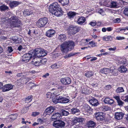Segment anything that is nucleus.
Listing matches in <instances>:
<instances>
[{
    "label": "nucleus",
    "instance_id": "16",
    "mask_svg": "<svg viewBox=\"0 0 128 128\" xmlns=\"http://www.w3.org/2000/svg\"><path fill=\"white\" fill-rule=\"evenodd\" d=\"M89 102L91 104L94 106H97L98 104V100L94 98L90 99Z\"/></svg>",
    "mask_w": 128,
    "mask_h": 128
},
{
    "label": "nucleus",
    "instance_id": "63",
    "mask_svg": "<svg viewBox=\"0 0 128 128\" xmlns=\"http://www.w3.org/2000/svg\"><path fill=\"white\" fill-rule=\"evenodd\" d=\"M116 49V48L115 47H114L113 48H108V50L110 51H114Z\"/></svg>",
    "mask_w": 128,
    "mask_h": 128
},
{
    "label": "nucleus",
    "instance_id": "41",
    "mask_svg": "<svg viewBox=\"0 0 128 128\" xmlns=\"http://www.w3.org/2000/svg\"><path fill=\"white\" fill-rule=\"evenodd\" d=\"M121 98L125 102H128V96H121Z\"/></svg>",
    "mask_w": 128,
    "mask_h": 128
},
{
    "label": "nucleus",
    "instance_id": "50",
    "mask_svg": "<svg viewBox=\"0 0 128 128\" xmlns=\"http://www.w3.org/2000/svg\"><path fill=\"white\" fill-rule=\"evenodd\" d=\"M40 113L39 112H32V116H36L38 115Z\"/></svg>",
    "mask_w": 128,
    "mask_h": 128
},
{
    "label": "nucleus",
    "instance_id": "64",
    "mask_svg": "<svg viewBox=\"0 0 128 128\" xmlns=\"http://www.w3.org/2000/svg\"><path fill=\"white\" fill-rule=\"evenodd\" d=\"M113 29V28H112L111 27H108L106 28V30L109 32L111 31Z\"/></svg>",
    "mask_w": 128,
    "mask_h": 128
},
{
    "label": "nucleus",
    "instance_id": "53",
    "mask_svg": "<svg viewBox=\"0 0 128 128\" xmlns=\"http://www.w3.org/2000/svg\"><path fill=\"white\" fill-rule=\"evenodd\" d=\"M22 42L21 39L20 38H18L16 40V43H20L21 42Z\"/></svg>",
    "mask_w": 128,
    "mask_h": 128
},
{
    "label": "nucleus",
    "instance_id": "29",
    "mask_svg": "<svg viewBox=\"0 0 128 128\" xmlns=\"http://www.w3.org/2000/svg\"><path fill=\"white\" fill-rule=\"evenodd\" d=\"M67 14L68 17L70 18H73L76 15V13L75 12H70Z\"/></svg>",
    "mask_w": 128,
    "mask_h": 128
},
{
    "label": "nucleus",
    "instance_id": "6",
    "mask_svg": "<svg viewBox=\"0 0 128 128\" xmlns=\"http://www.w3.org/2000/svg\"><path fill=\"white\" fill-rule=\"evenodd\" d=\"M47 19L46 18H40L36 22V24L38 27H44L47 22Z\"/></svg>",
    "mask_w": 128,
    "mask_h": 128
},
{
    "label": "nucleus",
    "instance_id": "52",
    "mask_svg": "<svg viewBox=\"0 0 128 128\" xmlns=\"http://www.w3.org/2000/svg\"><path fill=\"white\" fill-rule=\"evenodd\" d=\"M52 96V93L50 92H48L46 94V97L48 98H50Z\"/></svg>",
    "mask_w": 128,
    "mask_h": 128
},
{
    "label": "nucleus",
    "instance_id": "24",
    "mask_svg": "<svg viewBox=\"0 0 128 128\" xmlns=\"http://www.w3.org/2000/svg\"><path fill=\"white\" fill-rule=\"evenodd\" d=\"M58 38L61 41L63 42L66 40V37L65 34H60L58 36Z\"/></svg>",
    "mask_w": 128,
    "mask_h": 128
},
{
    "label": "nucleus",
    "instance_id": "40",
    "mask_svg": "<svg viewBox=\"0 0 128 128\" xmlns=\"http://www.w3.org/2000/svg\"><path fill=\"white\" fill-rule=\"evenodd\" d=\"M88 44L89 47H93L95 46V43L93 41H91L90 42H89Z\"/></svg>",
    "mask_w": 128,
    "mask_h": 128
},
{
    "label": "nucleus",
    "instance_id": "35",
    "mask_svg": "<svg viewBox=\"0 0 128 128\" xmlns=\"http://www.w3.org/2000/svg\"><path fill=\"white\" fill-rule=\"evenodd\" d=\"M44 62H45V61H44V60H40V62L38 61L35 62H34V64L35 66H39L40 65V62L43 63Z\"/></svg>",
    "mask_w": 128,
    "mask_h": 128
},
{
    "label": "nucleus",
    "instance_id": "3",
    "mask_svg": "<svg viewBox=\"0 0 128 128\" xmlns=\"http://www.w3.org/2000/svg\"><path fill=\"white\" fill-rule=\"evenodd\" d=\"M74 46V42L72 41H66L60 46L61 50L62 52H68L73 49Z\"/></svg>",
    "mask_w": 128,
    "mask_h": 128
},
{
    "label": "nucleus",
    "instance_id": "2",
    "mask_svg": "<svg viewBox=\"0 0 128 128\" xmlns=\"http://www.w3.org/2000/svg\"><path fill=\"white\" fill-rule=\"evenodd\" d=\"M49 10L50 12L57 16H59L61 14V8L57 2L50 4L49 6Z\"/></svg>",
    "mask_w": 128,
    "mask_h": 128
},
{
    "label": "nucleus",
    "instance_id": "5",
    "mask_svg": "<svg viewBox=\"0 0 128 128\" xmlns=\"http://www.w3.org/2000/svg\"><path fill=\"white\" fill-rule=\"evenodd\" d=\"M53 102L56 104L58 103H66L69 102V99L66 98H63L62 96H60L56 97L52 100Z\"/></svg>",
    "mask_w": 128,
    "mask_h": 128
},
{
    "label": "nucleus",
    "instance_id": "19",
    "mask_svg": "<svg viewBox=\"0 0 128 128\" xmlns=\"http://www.w3.org/2000/svg\"><path fill=\"white\" fill-rule=\"evenodd\" d=\"M19 4L20 2H18L13 1L10 2L9 5L10 7L13 8L17 6Z\"/></svg>",
    "mask_w": 128,
    "mask_h": 128
},
{
    "label": "nucleus",
    "instance_id": "12",
    "mask_svg": "<svg viewBox=\"0 0 128 128\" xmlns=\"http://www.w3.org/2000/svg\"><path fill=\"white\" fill-rule=\"evenodd\" d=\"M13 87V86L11 84H6L2 87V91L4 92L8 91L12 89Z\"/></svg>",
    "mask_w": 128,
    "mask_h": 128
},
{
    "label": "nucleus",
    "instance_id": "10",
    "mask_svg": "<svg viewBox=\"0 0 128 128\" xmlns=\"http://www.w3.org/2000/svg\"><path fill=\"white\" fill-rule=\"evenodd\" d=\"M56 109L54 106H50L47 108L45 110V113L46 114L50 115Z\"/></svg>",
    "mask_w": 128,
    "mask_h": 128
},
{
    "label": "nucleus",
    "instance_id": "46",
    "mask_svg": "<svg viewBox=\"0 0 128 128\" xmlns=\"http://www.w3.org/2000/svg\"><path fill=\"white\" fill-rule=\"evenodd\" d=\"M24 75L22 73H18L16 75V76L18 77H22V79H23V78L24 77Z\"/></svg>",
    "mask_w": 128,
    "mask_h": 128
},
{
    "label": "nucleus",
    "instance_id": "42",
    "mask_svg": "<svg viewBox=\"0 0 128 128\" xmlns=\"http://www.w3.org/2000/svg\"><path fill=\"white\" fill-rule=\"evenodd\" d=\"M28 109V107L24 108L22 110L21 112L22 113H25L27 112Z\"/></svg>",
    "mask_w": 128,
    "mask_h": 128
},
{
    "label": "nucleus",
    "instance_id": "44",
    "mask_svg": "<svg viewBox=\"0 0 128 128\" xmlns=\"http://www.w3.org/2000/svg\"><path fill=\"white\" fill-rule=\"evenodd\" d=\"M102 109L103 111H105L109 110L110 108L107 106H103L102 107Z\"/></svg>",
    "mask_w": 128,
    "mask_h": 128
},
{
    "label": "nucleus",
    "instance_id": "51",
    "mask_svg": "<svg viewBox=\"0 0 128 128\" xmlns=\"http://www.w3.org/2000/svg\"><path fill=\"white\" fill-rule=\"evenodd\" d=\"M23 79H26V83L29 81L31 80L30 78L29 77H26V76H24V77L23 78Z\"/></svg>",
    "mask_w": 128,
    "mask_h": 128
},
{
    "label": "nucleus",
    "instance_id": "62",
    "mask_svg": "<svg viewBox=\"0 0 128 128\" xmlns=\"http://www.w3.org/2000/svg\"><path fill=\"white\" fill-rule=\"evenodd\" d=\"M114 98L116 100L117 102L120 100L119 97L118 96H116L114 97Z\"/></svg>",
    "mask_w": 128,
    "mask_h": 128
},
{
    "label": "nucleus",
    "instance_id": "61",
    "mask_svg": "<svg viewBox=\"0 0 128 128\" xmlns=\"http://www.w3.org/2000/svg\"><path fill=\"white\" fill-rule=\"evenodd\" d=\"M90 24L92 26H94L96 25V22H92L90 23Z\"/></svg>",
    "mask_w": 128,
    "mask_h": 128
},
{
    "label": "nucleus",
    "instance_id": "48",
    "mask_svg": "<svg viewBox=\"0 0 128 128\" xmlns=\"http://www.w3.org/2000/svg\"><path fill=\"white\" fill-rule=\"evenodd\" d=\"M117 70L116 69L114 68L113 69L110 70V73H113V74H115L116 72H117Z\"/></svg>",
    "mask_w": 128,
    "mask_h": 128
},
{
    "label": "nucleus",
    "instance_id": "31",
    "mask_svg": "<svg viewBox=\"0 0 128 128\" xmlns=\"http://www.w3.org/2000/svg\"><path fill=\"white\" fill-rule=\"evenodd\" d=\"M118 3L117 2H112L111 3V6L112 8H117L118 6Z\"/></svg>",
    "mask_w": 128,
    "mask_h": 128
},
{
    "label": "nucleus",
    "instance_id": "57",
    "mask_svg": "<svg viewBox=\"0 0 128 128\" xmlns=\"http://www.w3.org/2000/svg\"><path fill=\"white\" fill-rule=\"evenodd\" d=\"M24 13L27 15H30L32 14V12L27 11H26L24 12Z\"/></svg>",
    "mask_w": 128,
    "mask_h": 128
},
{
    "label": "nucleus",
    "instance_id": "33",
    "mask_svg": "<svg viewBox=\"0 0 128 128\" xmlns=\"http://www.w3.org/2000/svg\"><path fill=\"white\" fill-rule=\"evenodd\" d=\"M81 93L87 94L89 93V90L88 88H85L82 89Z\"/></svg>",
    "mask_w": 128,
    "mask_h": 128
},
{
    "label": "nucleus",
    "instance_id": "11",
    "mask_svg": "<svg viewBox=\"0 0 128 128\" xmlns=\"http://www.w3.org/2000/svg\"><path fill=\"white\" fill-rule=\"evenodd\" d=\"M62 83L65 85L68 84L71 82V80L69 77H66L62 78L61 80Z\"/></svg>",
    "mask_w": 128,
    "mask_h": 128
},
{
    "label": "nucleus",
    "instance_id": "59",
    "mask_svg": "<svg viewBox=\"0 0 128 128\" xmlns=\"http://www.w3.org/2000/svg\"><path fill=\"white\" fill-rule=\"evenodd\" d=\"M112 86L110 85H108L106 86L105 87V88L106 90H109L111 89Z\"/></svg>",
    "mask_w": 128,
    "mask_h": 128
},
{
    "label": "nucleus",
    "instance_id": "43",
    "mask_svg": "<svg viewBox=\"0 0 128 128\" xmlns=\"http://www.w3.org/2000/svg\"><path fill=\"white\" fill-rule=\"evenodd\" d=\"M17 117V115L16 114L12 115L10 116V118L12 120L16 119Z\"/></svg>",
    "mask_w": 128,
    "mask_h": 128
},
{
    "label": "nucleus",
    "instance_id": "56",
    "mask_svg": "<svg viewBox=\"0 0 128 128\" xmlns=\"http://www.w3.org/2000/svg\"><path fill=\"white\" fill-rule=\"evenodd\" d=\"M124 38L123 37H121L119 36L116 37V39L118 40H122L124 39Z\"/></svg>",
    "mask_w": 128,
    "mask_h": 128
},
{
    "label": "nucleus",
    "instance_id": "28",
    "mask_svg": "<svg viewBox=\"0 0 128 128\" xmlns=\"http://www.w3.org/2000/svg\"><path fill=\"white\" fill-rule=\"evenodd\" d=\"M9 8L6 6L3 5L0 6V10L2 11H5L8 9Z\"/></svg>",
    "mask_w": 128,
    "mask_h": 128
},
{
    "label": "nucleus",
    "instance_id": "22",
    "mask_svg": "<svg viewBox=\"0 0 128 128\" xmlns=\"http://www.w3.org/2000/svg\"><path fill=\"white\" fill-rule=\"evenodd\" d=\"M88 44V41L87 39L82 40L80 42V44L84 46Z\"/></svg>",
    "mask_w": 128,
    "mask_h": 128
},
{
    "label": "nucleus",
    "instance_id": "13",
    "mask_svg": "<svg viewBox=\"0 0 128 128\" xmlns=\"http://www.w3.org/2000/svg\"><path fill=\"white\" fill-rule=\"evenodd\" d=\"M55 31L52 29H50L48 30L46 33V36L48 37H51L54 35L55 34Z\"/></svg>",
    "mask_w": 128,
    "mask_h": 128
},
{
    "label": "nucleus",
    "instance_id": "34",
    "mask_svg": "<svg viewBox=\"0 0 128 128\" xmlns=\"http://www.w3.org/2000/svg\"><path fill=\"white\" fill-rule=\"evenodd\" d=\"M124 91V90L122 87H118L116 90V92L117 93H120Z\"/></svg>",
    "mask_w": 128,
    "mask_h": 128
},
{
    "label": "nucleus",
    "instance_id": "30",
    "mask_svg": "<svg viewBox=\"0 0 128 128\" xmlns=\"http://www.w3.org/2000/svg\"><path fill=\"white\" fill-rule=\"evenodd\" d=\"M95 125V123L93 121H90L88 122V127H93Z\"/></svg>",
    "mask_w": 128,
    "mask_h": 128
},
{
    "label": "nucleus",
    "instance_id": "32",
    "mask_svg": "<svg viewBox=\"0 0 128 128\" xmlns=\"http://www.w3.org/2000/svg\"><path fill=\"white\" fill-rule=\"evenodd\" d=\"M94 73L91 71H90L86 72L85 74V76L89 78L92 76Z\"/></svg>",
    "mask_w": 128,
    "mask_h": 128
},
{
    "label": "nucleus",
    "instance_id": "38",
    "mask_svg": "<svg viewBox=\"0 0 128 128\" xmlns=\"http://www.w3.org/2000/svg\"><path fill=\"white\" fill-rule=\"evenodd\" d=\"M61 113L64 116H67L69 114L68 112L64 110H62Z\"/></svg>",
    "mask_w": 128,
    "mask_h": 128
},
{
    "label": "nucleus",
    "instance_id": "25",
    "mask_svg": "<svg viewBox=\"0 0 128 128\" xmlns=\"http://www.w3.org/2000/svg\"><path fill=\"white\" fill-rule=\"evenodd\" d=\"M118 71L120 72H124L127 70V69L124 66H121L118 69Z\"/></svg>",
    "mask_w": 128,
    "mask_h": 128
},
{
    "label": "nucleus",
    "instance_id": "14",
    "mask_svg": "<svg viewBox=\"0 0 128 128\" xmlns=\"http://www.w3.org/2000/svg\"><path fill=\"white\" fill-rule=\"evenodd\" d=\"M61 117L60 113L59 112L56 113L54 114L52 116L51 120L52 121L57 120L59 119Z\"/></svg>",
    "mask_w": 128,
    "mask_h": 128
},
{
    "label": "nucleus",
    "instance_id": "7",
    "mask_svg": "<svg viewBox=\"0 0 128 128\" xmlns=\"http://www.w3.org/2000/svg\"><path fill=\"white\" fill-rule=\"evenodd\" d=\"M65 124L64 122L61 120L54 121L52 124L53 126L57 128L64 127Z\"/></svg>",
    "mask_w": 128,
    "mask_h": 128
},
{
    "label": "nucleus",
    "instance_id": "15",
    "mask_svg": "<svg viewBox=\"0 0 128 128\" xmlns=\"http://www.w3.org/2000/svg\"><path fill=\"white\" fill-rule=\"evenodd\" d=\"M124 115V114L122 112H116L115 113V118L118 120L121 119Z\"/></svg>",
    "mask_w": 128,
    "mask_h": 128
},
{
    "label": "nucleus",
    "instance_id": "26",
    "mask_svg": "<svg viewBox=\"0 0 128 128\" xmlns=\"http://www.w3.org/2000/svg\"><path fill=\"white\" fill-rule=\"evenodd\" d=\"M63 6L69 3V0H58Z\"/></svg>",
    "mask_w": 128,
    "mask_h": 128
},
{
    "label": "nucleus",
    "instance_id": "49",
    "mask_svg": "<svg viewBox=\"0 0 128 128\" xmlns=\"http://www.w3.org/2000/svg\"><path fill=\"white\" fill-rule=\"evenodd\" d=\"M7 50L8 53H10L12 52L13 51V50L11 46H8V49Z\"/></svg>",
    "mask_w": 128,
    "mask_h": 128
},
{
    "label": "nucleus",
    "instance_id": "8",
    "mask_svg": "<svg viewBox=\"0 0 128 128\" xmlns=\"http://www.w3.org/2000/svg\"><path fill=\"white\" fill-rule=\"evenodd\" d=\"M80 29L79 27L75 26L74 27L72 26L70 27L69 32L70 34L72 35L76 34L78 32Z\"/></svg>",
    "mask_w": 128,
    "mask_h": 128
},
{
    "label": "nucleus",
    "instance_id": "39",
    "mask_svg": "<svg viewBox=\"0 0 128 128\" xmlns=\"http://www.w3.org/2000/svg\"><path fill=\"white\" fill-rule=\"evenodd\" d=\"M60 66L59 65L56 64H53L51 66V67L52 69H57Z\"/></svg>",
    "mask_w": 128,
    "mask_h": 128
},
{
    "label": "nucleus",
    "instance_id": "9",
    "mask_svg": "<svg viewBox=\"0 0 128 128\" xmlns=\"http://www.w3.org/2000/svg\"><path fill=\"white\" fill-rule=\"evenodd\" d=\"M105 114L100 112L96 113V116L97 120L98 121H102L104 120Z\"/></svg>",
    "mask_w": 128,
    "mask_h": 128
},
{
    "label": "nucleus",
    "instance_id": "23",
    "mask_svg": "<svg viewBox=\"0 0 128 128\" xmlns=\"http://www.w3.org/2000/svg\"><path fill=\"white\" fill-rule=\"evenodd\" d=\"M84 120V119L82 118H76L74 119L73 121L74 122H82Z\"/></svg>",
    "mask_w": 128,
    "mask_h": 128
},
{
    "label": "nucleus",
    "instance_id": "17",
    "mask_svg": "<svg viewBox=\"0 0 128 128\" xmlns=\"http://www.w3.org/2000/svg\"><path fill=\"white\" fill-rule=\"evenodd\" d=\"M86 21V18L84 17H78L77 20V22L79 24L82 25Z\"/></svg>",
    "mask_w": 128,
    "mask_h": 128
},
{
    "label": "nucleus",
    "instance_id": "45",
    "mask_svg": "<svg viewBox=\"0 0 128 128\" xmlns=\"http://www.w3.org/2000/svg\"><path fill=\"white\" fill-rule=\"evenodd\" d=\"M124 13L125 15L128 16V8H126L124 10Z\"/></svg>",
    "mask_w": 128,
    "mask_h": 128
},
{
    "label": "nucleus",
    "instance_id": "37",
    "mask_svg": "<svg viewBox=\"0 0 128 128\" xmlns=\"http://www.w3.org/2000/svg\"><path fill=\"white\" fill-rule=\"evenodd\" d=\"M54 86L55 87H56L60 90V92L64 89V86H58L56 84H55Z\"/></svg>",
    "mask_w": 128,
    "mask_h": 128
},
{
    "label": "nucleus",
    "instance_id": "20",
    "mask_svg": "<svg viewBox=\"0 0 128 128\" xmlns=\"http://www.w3.org/2000/svg\"><path fill=\"white\" fill-rule=\"evenodd\" d=\"M103 40L106 41H111L112 40V38L110 36H104L102 38Z\"/></svg>",
    "mask_w": 128,
    "mask_h": 128
},
{
    "label": "nucleus",
    "instance_id": "27",
    "mask_svg": "<svg viewBox=\"0 0 128 128\" xmlns=\"http://www.w3.org/2000/svg\"><path fill=\"white\" fill-rule=\"evenodd\" d=\"M72 114H75L76 113H79L80 110L76 108H74L70 110Z\"/></svg>",
    "mask_w": 128,
    "mask_h": 128
},
{
    "label": "nucleus",
    "instance_id": "1",
    "mask_svg": "<svg viewBox=\"0 0 128 128\" xmlns=\"http://www.w3.org/2000/svg\"><path fill=\"white\" fill-rule=\"evenodd\" d=\"M46 54L47 52L43 49L36 48L34 51L32 50L28 53L24 54L22 56V60L26 63L28 62L32 58L42 57L46 55Z\"/></svg>",
    "mask_w": 128,
    "mask_h": 128
},
{
    "label": "nucleus",
    "instance_id": "21",
    "mask_svg": "<svg viewBox=\"0 0 128 128\" xmlns=\"http://www.w3.org/2000/svg\"><path fill=\"white\" fill-rule=\"evenodd\" d=\"M110 72V69L108 68H104L101 69L100 70V72L101 73H104L106 74H109Z\"/></svg>",
    "mask_w": 128,
    "mask_h": 128
},
{
    "label": "nucleus",
    "instance_id": "4",
    "mask_svg": "<svg viewBox=\"0 0 128 128\" xmlns=\"http://www.w3.org/2000/svg\"><path fill=\"white\" fill-rule=\"evenodd\" d=\"M10 24V26L13 27H18L21 24L20 21L16 16H13L8 20Z\"/></svg>",
    "mask_w": 128,
    "mask_h": 128
},
{
    "label": "nucleus",
    "instance_id": "54",
    "mask_svg": "<svg viewBox=\"0 0 128 128\" xmlns=\"http://www.w3.org/2000/svg\"><path fill=\"white\" fill-rule=\"evenodd\" d=\"M76 54V53L74 52L71 53H70L68 54V56L69 57V58H70L72 56H74Z\"/></svg>",
    "mask_w": 128,
    "mask_h": 128
},
{
    "label": "nucleus",
    "instance_id": "60",
    "mask_svg": "<svg viewBox=\"0 0 128 128\" xmlns=\"http://www.w3.org/2000/svg\"><path fill=\"white\" fill-rule=\"evenodd\" d=\"M98 13L102 15L103 16L104 14V12H103L102 9H100Z\"/></svg>",
    "mask_w": 128,
    "mask_h": 128
},
{
    "label": "nucleus",
    "instance_id": "55",
    "mask_svg": "<svg viewBox=\"0 0 128 128\" xmlns=\"http://www.w3.org/2000/svg\"><path fill=\"white\" fill-rule=\"evenodd\" d=\"M114 21L115 23H119L120 21V18H116L114 19Z\"/></svg>",
    "mask_w": 128,
    "mask_h": 128
},
{
    "label": "nucleus",
    "instance_id": "18",
    "mask_svg": "<svg viewBox=\"0 0 128 128\" xmlns=\"http://www.w3.org/2000/svg\"><path fill=\"white\" fill-rule=\"evenodd\" d=\"M104 101L105 103L110 104H113L114 102V101L108 98H105Z\"/></svg>",
    "mask_w": 128,
    "mask_h": 128
},
{
    "label": "nucleus",
    "instance_id": "36",
    "mask_svg": "<svg viewBox=\"0 0 128 128\" xmlns=\"http://www.w3.org/2000/svg\"><path fill=\"white\" fill-rule=\"evenodd\" d=\"M32 96H29L26 98L25 101L26 102L28 103L31 102L32 100Z\"/></svg>",
    "mask_w": 128,
    "mask_h": 128
},
{
    "label": "nucleus",
    "instance_id": "47",
    "mask_svg": "<svg viewBox=\"0 0 128 128\" xmlns=\"http://www.w3.org/2000/svg\"><path fill=\"white\" fill-rule=\"evenodd\" d=\"M118 105L120 106H123L124 102H122L120 100L117 102Z\"/></svg>",
    "mask_w": 128,
    "mask_h": 128
},
{
    "label": "nucleus",
    "instance_id": "58",
    "mask_svg": "<svg viewBox=\"0 0 128 128\" xmlns=\"http://www.w3.org/2000/svg\"><path fill=\"white\" fill-rule=\"evenodd\" d=\"M37 122L39 124H42L43 123V120L41 119H38L37 120Z\"/></svg>",
    "mask_w": 128,
    "mask_h": 128
}]
</instances>
